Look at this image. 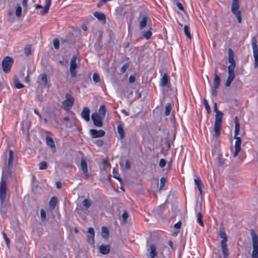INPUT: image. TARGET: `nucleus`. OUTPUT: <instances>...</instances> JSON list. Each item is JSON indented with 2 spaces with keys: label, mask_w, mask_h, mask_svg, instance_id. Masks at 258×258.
<instances>
[{
  "label": "nucleus",
  "mask_w": 258,
  "mask_h": 258,
  "mask_svg": "<svg viewBox=\"0 0 258 258\" xmlns=\"http://www.w3.org/2000/svg\"><path fill=\"white\" fill-rule=\"evenodd\" d=\"M46 141L47 146H48L53 151L55 152L56 148L53 139L50 137H46Z\"/></svg>",
  "instance_id": "obj_17"
},
{
  "label": "nucleus",
  "mask_w": 258,
  "mask_h": 258,
  "mask_svg": "<svg viewBox=\"0 0 258 258\" xmlns=\"http://www.w3.org/2000/svg\"><path fill=\"white\" fill-rule=\"evenodd\" d=\"M228 70V76L227 79L231 80L233 81L235 78L234 75V69H232L231 67L229 68Z\"/></svg>",
  "instance_id": "obj_35"
},
{
  "label": "nucleus",
  "mask_w": 258,
  "mask_h": 258,
  "mask_svg": "<svg viewBox=\"0 0 258 258\" xmlns=\"http://www.w3.org/2000/svg\"><path fill=\"white\" fill-rule=\"evenodd\" d=\"M117 131L119 135L120 139L122 140L124 137V132L123 126L121 124L118 125L117 127Z\"/></svg>",
  "instance_id": "obj_27"
},
{
  "label": "nucleus",
  "mask_w": 258,
  "mask_h": 258,
  "mask_svg": "<svg viewBox=\"0 0 258 258\" xmlns=\"http://www.w3.org/2000/svg\"><path fill=\"white\" fill-rule=\"evenodd\" d=\"M234 139L236 140V141L235 143V151L233 154V157H236L241 150V140L240 137L235 138Z\"/></svg>",
  "instance_id": "obj_12"
},
{
  "label": "nucleus",
  "mask_w": 258,
  "mask_h": 258,
  "mask_svg": "<svg viewBox=\"0 0 258 258\" xmlns=\"http://www.w3.org/2000/svg\"><path fill=\"white\" fill-rule=\"evenodd\" d=\"M77 120L76 118H72L69 122H66V126L69 128H72L77 125Z\"/></svg>",
  "instance_id": "obj_25"
},
{
  "label": "nucleus",
  "mask_w": 258,
  "mask_h": 258,
  "mask_svg": "<svg viewBox=\"0 0 258 258\" xmlns=\"http://www.w3.org/2000/svg\"><path fill=\"white\" fill-rule=\"evenodd\" d=\"M131 166V162L128 160H126L125 164V168L126 169L128 170Z\"/></svg>",
  "instance_id": "obj_60"
},
{
  "label": "nucleus",
  "mask_w": 258,
  "mask_h": 258,
  "mask_svg": "<svg viewBox=\"0 0 258 258\" xmlns=\"http://www.w3.org/2000/svg\"><path fill=\"white\" fill-rule=\"evenodd\" d=\"M22 8L19 4L17 5V8L16 10V15L18 17H19L21 16L22 14Z\"/></svg>",
  "instance_id": "obj_40"
},
{
  "label": "nucleus",
  "mask_w": 258,
  "mask_h": 258,
  "mask_svg": "<svg viewBox=\"0 0 258 258\" xmlns=\"http://www.w3.org/2000/svg\"><path fill=\"white\" fill-rule=\"evenodd\" d=\"M40 77H41V81L43 83V85L44 86L46 85L48 83L47 77L46 75L45 74H42V75H41Z\"/></svg>",
  "instance_id": "obj_42"
},
{
  "label": "nucleus",
  "mask_w": 258,
  "mask_h": 258,
  "mask_svg": "<svg viewBox=\"0 0 258 258\" xmlns=\"http://www.w3.org/2000/svg\"><path fill=\"white\" fill-rule=\"evenodd\" d=\"M128 67V64L127 63H125L124 64L120 69V72L122 73H124L126 71L127 68Z\"/></svg>",
  "instance_id": "obj_56"
},
{
  "label": "nucleus",
  "mask_w": 258,
  "mask_h": 258,
  "mask_svg": "<svg viewBox=\"0 0 258 258\" xmlns=\"http://www.w3.org/2000/svg\"><path fill=\"white\" fill-rule=\"evenodd\" d=\"M218 88H215V87H213L211 89V93L213 96L216 97L217 96V89Z\"/></svg>",
  "instance_id": "obj_58"
},
{
  "label": "nucleus",
  "mask_w": 258,
  "mask_h": 258,
  "mask_svg": "<svg viewBox=\"0 0 258 258\" xmlns=\"http://www.w3.org/2000/svg\"><path fill=\"white\" fill-rule=\"evenodd\" d=\"M103 164L104 165V168H106L107 167L110 166V164L106 160H104L103 162Z\"/></svg>",
  "instance_id": "obj_64"
},
{
  "label": "nucleus",
  "mask_w": 258,
  "mask_h": 258,
  "mask_svg": "<svg viewBox=\"0 0 258 258\" xmlns=\"http://www.w3.org/2000/svg\"><path fill=\"white\" fill-rule=\"evenodd\" d=\"M253 250L251 253L252 258H258V236L253 229H251Z\"/></svg>",
  "instance_id": "obj_4"
},
{
  "label": "nucleus",
  "mask_w": 258,
  "mask_h": 258,
  "mask_svg": "<svg viewBox=\"0 0 258 258\" xmlns=\"http://www.w3.org/2000/svg\"><path fill=\"white\" fill-rule=\"evenodd\" d=\"M110 250V246L109 245H101L99 247V251L103 254H108Z\"/></svg>",
  "instance_id": "obj_18"
},
{
  "label": "nucleus",
  "mask_w": 258,
  "mask_h": 258,
  "mask_svg": "<svg viewBox=\"0 0 258 258\" xmlns=\"http://www.w3.org/2000/svg\"><path fill=\"white\" fill-rule=\"evenodd\" d=\"M8 176L3 173L0 182V211L3 217L6 214V208L8 207L9 196L7 195V184L6 180Z\"/></svg>",
  "instance_id": "obj_1"
},
{
  "label": "nucleus",
  "mask_w": 258,
  "mask_h": 258,
  "mask_svg": "<svg viewBox=\"0 0 258 258\" xmlns=\"http://www.w3.org/2000/svg\"><path fill=\"white\" fill-rule=\"evenodd\" d=\"M82 204L85 209L88 210L91 205V202L90 200L86 199L83 201Z\"/></svg>",
  "instance_id": "obj_37"
},
{
  "label": "nucleus",
  "mask_w": 258,
  "mask_h": 258,
  "mask_svg": "<svg viewBox=\"0 0 258 258\" xmlns=\"http://www.w3.org/2000/svg\"><path fill=\"white\" fill-rule=\"evenodd\" d=\"M40 217L42 221H46V215L45 211L44 209H41L40 210Z\"/></svg>",
  "instance_id": "obj_48"
},
{
  "label": "nucleus",
  "mask_w": 258,
  "mask_h": 258,
  "mask_svg": "<svg viewBox=\"0 0 258 258\" xmlns=\"http://www.w3.org/2000/svg\"><path fill=\"white\" fill-rule=\"evenodd\" d=\"M90 135L93 138H100L104 136L105 133L103 130L97 131L95 129L90 130Z\"/></svg>",
  "instance_id": "obj_11"
},
{
  "label": "nucleus",
  "mask_w": 258,
  "mask_h": 258,
  "mask_svg": "<svg viewBox=\"0 0 258 258\" xmlns=\"http://www.w3.org/2000/svg\"><path fill=\"white\" fill-rule=\"evenodd\" d=\"M47 164L45 161H42L39 164V168L40 170H44L47 169Z\"/></svg>",
  "instance_id": "obj_47"
},
{
  "label": "nucleus",
  "mask_w": 258,
  "mask_h": 258,
  "mask_svg": "<svg viewBox=\"0 0 258 258\" xmlns=\"http://www.w3.org/2000/svg\"><path fill=\"white\" fill-rule=\"evenodd\" d=\"M172 109V105L170 103H168L165 105V115L168 116L171 112Z\"/></svg>",
  "instance_id": "obj_38"
},
{
  "label": "nucleus",
  "mask_w": 258,
  "mask_h": 258,
  "mask_svg": "<svg viewBox=\"0 0 258 258\" xmlns=\"http://www.w3.org/2000/svg\"><path fill=\"white\" fill-rule=\"evenodd\" d=\"M112 173L113 175V177L118 180L120 182H122V179L119 177V175L118 172L116 171V169L114 168L113 169Z\"/></svg>",
  "instance_id": "obj_46"
},
{
  "label": "nucleus",
  "mask_w": 258,
  "mask_h": 258,
  "mask_svg": "<svg viewBox=\"0 0 258 258\" xmlns=\"http://www.w3.org/2000/svg\"><path fill=\"white\" fill-rule=\"evenodd\" d=\"M45 5L43 10L41 12V14L43 15L47 14L49 11L50 6L51 5V0H45Z\"/></svg>",
  "instance_id": "obj_22"
},
{
  "label": "nucleus",
  "mask_w": 258,
  "mask_h": 258,
  "mask_svg": "<svg viewBox=\"0 0 258 258\" xmlns=\"http://www.w3.org/2000/svg\"><path fill=\"white\" fill-rule=\"evenodd\" d=\"M234 56V54L233 50L231 48L228 49V59H233Z\"/></svg>",
  "instance_id": "obj_55"
},
{
  "label": "nucleus",
  "mask_w": 258,
  "mask_h": 258,
  "mask_svg": "<svg viewBox=\"0 0 258 258\" xmlns=\"http://www.w3.org/2000/svg\"><path fill=\"white\" fill-rule=\"evenodd\" d=\"M13 159H14V153L12 150H10L9 151V158H8V167L10 170L13 167Z\"/></svg>",
  "instance_id": "obj_19"
},
{
  "label": "nucleus",
  "mask_w": 258,
  "mask_h": 258,
  "mask_svg": "<svg viewBox=\"0 0 258 258\" xmlns=\"http://www.w3.org/2000/svg\"><path fill=\"white\" fill-rule=\"evenodd\" d=\"M220 237L222 239L221 241V246L223 254V258H227L229 255L228 249L226 244L227 238L223 226H221L220 228Z\"/></svg>",
  "instance_id": "obj_2"
},
{
  "label": "nucleus",
  "mask_w": 258,
  "mask_h": 258,
  "mask_svg": "<svg viewBox=\"0 0 258 258\" xmlns=\"http://www.w3.org/2000/svg\"><path fill=\"white\" fill-rule=\"evenodd\" d=\"M252 48L253 51V55L254 57V67L257 68L258 67V46L257 45V40L255 37H252L251 39Z\"/></svg>",
  "instance_id": "obj_7"
},
{
  "label": "nucleus",
  "mask_w": 258,
  "mask_h": 258,
  "mask_svg": "<svg viewBox=\"0 0 258 258\" xmlns=\"http://www.w3.org/2000/svg\"><path fill=\"white\" fill-rule=\"evenodd\" d=\"M176 5H177V7H178V8L182 11H184V7L183 6H182V5L179 3V2H177L176 3Z\"/></svg>",
  "instance_id": "obj_62"
},
{
  "label": "nucleus",
  "mask_w": 258,
  "mask_h": 258,
  "mask_svg": "<svg viewBox=\"0 0 258 258\" xmlns=\"http://www.w3.org/2000/svg\"><path fill=\"white\" fill-rule=\"evenodd\" d=\"M194 181L199 190L200 194L202 195V188L204 186L202 181H201V179L199 177L195 178L194 179Z\"/></svg>",
  "instance_id": "obj_20"
},
{
  "label": "nucleus",
  "mask_w": 258,
  "mask_h": 258,
  "mask_svg": "<svg viewBox=\"0 0 258 258\" xmlns=\"http://www.w3.org/2000/svg\"><path fill=\"white\" fill-rule=\"evenodd\" d=\"M95 144L97 146L101 147L103 146V145L104 144V142H103V141H102L101 140H98L95 141Z\"/></svg>",
  "instance_id": "obj_59"
},
{
  "label": "nucleus",
  "mask_w": 258,
  "mask_h": 258,
  "mask_svg": "<svg viewBox=\"0 0 258 258\" xmlns=\"http://www.w3.org/2000/svg\"><path fill=\"white\" fill-rule=\"evenodd\" d=\"M90 109L87 107H84L82 112H81V117L84 119L86 121L90 120Z\"/></svg>",
  "instance_id": "obj_14"
},
{
  "label": "nucleus",
  "mask_w": 258,
  "mask_h": 258,
  "mask_svg": "<svg viewBox=\"0 0 258 258\" xmlns=\"http://www.w3.org/2000/svg\"><path fill=\"white\" fill-rule=\"evenodd\" d=\"M54 47L58 49L59 47V40L57 38H54L53 40Z\"/></svg>",
  "instance_id": "obj_52"
},
{
  "label": "nucleus",
  "mask_w": 258,
  "mask_h": 258,
  "mask_svg": "<svg viewBox=\"0 0 258 258\" xmlns=\"http://www.w3.org/2000/svg\"><path fill=\"white\" fill-rule=\"evenodd\" d=\"M94 16L95 17H96L102 23H106V16L104 13H102L101 12H95L94 13Z\"/></svg>",
  "instance_id": "obj_16"
},
{
  "label": "nucleus",
  "mask_w": 258,
  "mask_h": 258,
  "mask_svg": "<svg viewBox=\"0 0 258 258\" xmlns=\"http://www.w3.org/2000/svg\"><path fill=\"white\" fill-rule=\"evenodd\" d=\"M166 179L164 177H161L160 181V189H162L166 183Z\"/></svg>",
  "instance_id": "obj_53"
},
{
  "label": "nucleus",
  "mask_w": 258,
  "mask_h": 258,
  "mask_svg": "<svg viewBox=\"0 0 258 258\" xmlns=\"http://www.w3.org/2000/svg\"><path fill=\"white\" fill-rule=\"evenodd\" d=\"M93 80L95 83L100 82V78L97 73H95L93 75Z\"/></svg>",
  "instance_id": "obj_51"
},
{
  "label": "nucleus",
  "mask_w": 258,
  "mask_h": 258,
  "mask_svg": "<svg viewBox=\"0 0 258 258\" xmlns=\"http://www.w3.org/2000/svg\"><path fill=\"white\" fill-rule=\"evenodd\" d=\"M165 205L163 204V205H161L159 206H158L156 209V212H157V213L158 214H161L162 213L163 211L165 210Z\"/></svg>",
  "instance_id": "obj_41"
},
{
  "label": "nucleus",
  "mask_w": 258,
  "mask_h": 258,
  "mask_svg": "<svg viewBox=\"0 0 258 258\" xmlns=\"http://www.w3.org/2000/svg\"><path fill=\"white\" fill-rule=\"evenodd\" d=\"M106 112V108L104 105H101L99 109V115L104 118Z\"/></svg>",
  "instance_id": "obj_32"
},
{
  "label": "nucleus",
  "mask_w": 258,
  "mask_h": 258,
  "mask_svg": "<svg viewBox=\"0 0 258 258\" xmlns=\"http://www.w3.org/2000/svg\"><path fill=\"white\" fill-rule=\"evenodd\" d=\"M239 9V0H232L231 6V12L235 16L237 19L238 22L240 23L241 22L242 18L241 12Z\"/></svg>",
  "instance_id": "obj_6"
},
{
  "label": "nucleus",
  "mask_w": 258,
  "mask_h": 258,
  "mask_svg": "<svg viewBox=\"0 0 258 258\" xmlns=\"http://www.w3.org/2000/svg\"><path fill=\"white\" fill-rule=\"evenodd\" d=\"M3 236H4V238L5 240V241H6V243L7 244V245L8 247H9L10 246V239L8 237L6 233L4 232H3Z\"/></svg>",
  "instance_id": "obj_54"
},
{
  "label": "nucleus",
  "mask_w": 258,
  "mask_h": 258,
  "mask_svg": "<svg viewBox=\"0 0 258 258\" xmlns=\"http://www.w3.org/2000/svg\"><path fill=\"white\" fill-rule=\"evenodd\" d=\"M116 13L117 15L121 16L125 13L124 7L123 6H119L116 9Z\"/></svg>",
  "instance_id": "obj_34"
},
{
  "label": "nucleus",
  "mask_w": 258,
  "mask_h": 258,
  "mask_svg": "<svg viewBox=\"0 0 258 258\" xmlns=\"http://www.w3.org/2000/svg\"><path fill=\"white\" fill-rule=\"evenodd\" d=\"M235 127L234 131H239L240 124L238 121V117L236 116L234 118Z\"/></svg>",
  "instance_id": "obj_49"
},
{
  "label": "nucleus",
  "mask_w": 258,
  "mask_h": 258,
  "mask_svg": "<svg viewBox=\"0 0 258 258\" xmlns=\"http://www.w3.org/2000/svg\"><path fill=\"white\" fill-rule=\"evenodd\" d=\"M157 255V252L156 251V246L153 245H150V252L149 255L151 258H155Z\"/></svg>",
  "instance_id": "obj_21"
},
{
  "label": "nucleus",
  "mask_w": 258,
  "mask_h": 258,
  "mask_svg": "<svg viewBox=\"0 0 258 258\" xmlns=\"http://www.w3.org/2000/svg\"><path fill=\"white\" fill-rule=\"evenodd\" d=\"M88 242L93 244L94 243V236H95V233L94 231V229L92 227H89L88 228Z\"/></svg>",
  "instance_id": "obj_15"
},
{
  "label": "nucleus",
  "mask_w": 258,
  "mask_h": 258,
  "mask_svg": "<svg viewBox=\"0 0 258 258\" xmlns=\"http://www.w3.org/2000/svg\"><path fill=\"white\" fill-rule=\"evenodd\" d=\"M168 82V75L166 73L164 74L161 79L160 85L162 87L166 86Z\"/></svg>",
  "instance_id": "obj_28"
},
{
  "label": "nucleus",
  "mask_w": 258,
  "mask_h": 258,
  "mask_svg": "<svg viewBox=\"0 0 258 258\" xmlns=\"http://www.w3.org/2000/svg\"><path fill=\"white\" fill-rule=\"evenodd\" d=\"M24 72H21L19 74V77L20 78L23 79V81L26 83H29L30 82V80L29 79V74L28 73L27 76L24 78Z\"/></svg>",
  "instance_id": "obj_36"
},
{
  "label": "nucleus",
  "mask_w": 258,
  "mask_h": 258,
  "mask_svg": "<svg viewBox=\"0 0 258 258\" xmlns=\"http://www.w3.org/2000/svg\"><path fill=\"white\" fill-rule=\"evenodd\" d=\"M66 99L62 102L64 109L66 110H69L74 103V98L70 94L67 93Z\"/></svg>",
  "instance_id": "obj_8"
},
{
  "label": "nucleus",
  "mask_w": 258,
  "mask_h": 258,
  "mask_svg": "<svg viewBox=\"0 0 258 258\" xmlns=\"http://www.w3.org/2000/svg\"><path fill=\"white\" fill-rule=\"evenodd\" d=\"M14 85L17 89H21L24 87V85L20 83L17 76H15L14 78Z\"/></svg>",
  "instance_id": "obj_26"
},
{
  "label": "nucleus",
  "mask_w": 258,
  "mask_h": 258,
  "mask_svg": "<svg viewBox=\"0 0 258 258\" xmlns=\"http://www.w3.org/2000/svg\"><path fill=\"white\" fill-rule=\"evenodd\" d=\"M228 61L230 63V65H229L228 69H229L230 67H231L232 69H235V62L234 59H229Z\"/></svg>",
  "instance_id": "obj_50"
},
{
  "label": "nucleus",
  "mask_w": 258,
  "mask_h": 258,
  "mask_svg": "<svg viewBox=\"0 0 258 258\" xmlns=\"http://www.w3.org/2000/svg\"><path fill=\"white\" fill-rule=\"evenodd\" d=\"M203 104L204 105L205 109L207 111V113L208 114H210L211 112V107L209 104L208 100L205 98H204L203 100Z\"/></svg>",
  "instance_id": "obj_39"
},
{
  "label": "nucleus",
  "mask_w": 258,
  "mask_h": 258,
  "mask_svg": "<svg viewBox=\"0 0 258 258\" xmlns=\"http://www.w3.org/2000/svg\"><path fill=\"white\" fill-rule=\"evenodd\" d=\"M122 218V222L126 223L127 222V219L128 217V214L126 211H124L121 215Z\"/></svg>",
  "instance_id": "obj_45"
},
{
  "label": "nucleus",
  "mask_w": 258,
  "mask_h": 258,
  "mask_svg": "<svg viewBox=\"0 0 258 258\" xmlns=\"http://www.w3.org/2000/svg\"><path fill=\"white\" fill-rule=\"evenodd\" d=\"M70 72L72 78H75L76 77L77 72L76 70H70Z\"/></svg>",
  "instance_id": "obj_61"
},
{
  "label": "nucleus",
  "mask_w": 258,
  "mask_h": 258,
  "mask_svg": "<svg viewBox=\"0 0 258 258\" xmlns=\"http://www.w3.org/2000/svg\"><path fill=\"white\" fill-rule=\"evenodd\" d=\"M220 84V77L215 73L214 75V86L215 88H219Z\"/></svg>",
  "instance_id": "obj_31"
},
{
  "label": "nucleus",
  "mask_w": 258,
  "mask_h": 258,
  "mask_svg": "<svg viewBox=\"0 0 258 258\" xmlns=\"http://www.w3.org/2000/svg\"><path fill=\"white\" fill-rule=\"evenodd\" d=\"M202 203H200L199 205L197 203L196 207L195 208V210L197 212V220L198 223L200 225L203 227L204 226L203 221V215L200 212V211L202 209Z\"/></svg>",
  "instance_id": "obj_10"
},
{
  "label": "nucleus",
  "mask_w": 258,
  "mask_h": 258,
  "mask_svg": "<svg viewBox=\"0 0 258 258\" xmlns=\"http://www.w3.org/2000/svg\"><path fill=\"white\" fill-rule=\"evenodd\" d=\"M24 53L26 56L29 55L31 53V48L30 45H27L24 48Z\"/></svg>",
  "instance_id": "obj_44"
},
{
  "label": "nucleus",
  "mask_w": 258,
  "mask_h": 258,
  "mask_svg": "<svg viewBox=\"0 0 258 258\" xmlns=\"http://www.w3.org/2000/svg\"><path fill=\"white\" fill-rule=\"evenodd\" d=\"M81 167L83 173L86 176V177H89V174L88 170L87 163L86 160L83 158H82L81 159Z\"/></svg>",
  "instance_id": "obj_13"
},
{
  "label": "nucleus",
  "mask_w": 258,
  "mask_h": 258,
  "mask_svg": "<svg viewBox=\"0 0 258 258\" xmlns=\"http://www.w3.org/2000/svg\"><path fill=\"white\" fill-rule=\"evenodd\" d=\"M152 30L151 27H149L148 31L143 32V35L147 39H150L151 38L152 35Z\"/></svg>",
  "instance_id": "obj_33"
},
{
  "label": "nucleus",
  "mask_w": 258,
  "mask_h": 258,
  "mask_svg": "<svg viewBox=\"0 0 258 258\" xmlns=\"http://www.w3.org/2000/svg\"><path fill=\"white\" fill-rule=\"evenodd\" d=\"M166 162L164 159H160V162H159V166L160 167L163 168V167H165L166 165Z\"/></svg>",
  "instance_id": "obj_57"
},
{
  "label": "nucleus",
  "mask_w": 258,
  "mask_h": 258,
  "mask_svg": "<svg viewBox=\"0 0 258 258\" xmlns=\"http://www.w3.org/2000/svg\"><path fill=\"white\" fill-rule=\"evenodd\" d=\"M14 63V59L9 56H5L2 63V69L4 73H8L10 72Z\"/></svg>",
  "instance_id": "obj_5"
},
{
  "label": "nucleus",
  "mask_w": 258,
  "mask_h": 258,
  "mask_svg": "<svg viewBox=\"0 0 258 258\" xmlns=\"http://www.w3.org/2000/svg\"><path fill=\"white\" fill-rule=\"evenodd\" d=\"M188 26H187V25H185L184 27V33L185 34V35L186 36V37L189 38V39H191V35L188 30Z\"/></svg>",
  "instance_id": "obj_43"
},
{
  "label": "nucleus",
  "mask_w": 258,
  "mask_h": 258,
  "mask_svg": "<svg viewBox=\"0 0 258 258\" xmlns=\"http://www.w3.org/2000/svg\"><path fill=\"white\" fill-rule=\"evenodd\" d=\"M223 116V113L222 112L216 113L214 123V132L215 136L216 138H217L220 134V129L222 125Z\"/></svg>",
  "instance_id": "obj_3"
},
{
  "label": "nucleus",
  "mask_w": 258,
  "mask_h": 258,
  "mask_svg": "<svg viewBox=\"0 0 258 258\" xmlns=\"http://www.w3.org/2000/svg\"><path fill=\"white\" fill-rule=\"evenodd\" d=\"M57 202V199L55 197H53L49 202V208L51 211L53 210Z\"/></svg>",
  "instance_id": "obj_24"
},
{
  "label": "nucleus",
  "mask_w": 258,
  "mask_h": 258,
  "mask_svg": "<svg viewBox=\"0 0 258 258\" xmlns=\"http://www.w3.org/2000/svg\"><path fill=\"white\" fill-rule=\"evenodd\" d=\"M101 235L103 238L107 239L109 237V230L108 228L102 227L101 229Z\"/></svg>",
  "instance_id": "obj_30"
},
{
  "label": "nucleus",
  "mask_w": 258,
  "mask_h": 258,
  "mask_svg": "<svg viewBox=\"0 0 258 258\" xmlns=\"http://www.w3.org/2000/svg\"><path fill=\"white\" fill-rule=\"evenodd\" d=\"M76 55H74L71 59L70 70H76L78 66L76 63Z\"/></svg>",
  "instance_id": "obj_23"
},
{
  "label": "nucleus",
  "mask_w": 258,
  "mask_h": 258,
  "mask_svg": "<svg viewBox=\"0 0 258 258\" xmlns=\"http://www.w3.org/2000/svg\"><path fill=\"white\" fill-rule=\"evenodd\" d=\"M214 111H215V112L216 113H218L219 112H221V111H219L218 109V108H217V104L216 102H215L214 103Z\"/></svg>",
  "instance_id": "obj_63"
},
{
  "label": "nucleus",
  "mask_w": 258,
  "mask_h": 258,
  "mask_svg": "<svg viewBox=\"0 0 258 258\" xmlns=\"http://www.w3.org/2000/svg\"><path fill=\"white\" fill-rule=\"evenodd\" d=\"M91 118L93 122L94 125L98 127L103 126L102 120L103 117L100 116L98 113H94L91 115Z\"/></svg>",
  "instance_id": "obj_9"
},
{
  "label": "nucleus",
  "mask_w": 258,
  "mask_h": 258,
  "mask_svg": "<svg viewBox=\"0 0 258 258\" xmlns=\"http://www.w3.org/2000/svg\"><path fill=\"white\" fill-rule=\"evenodd\" d=\"M148 17L144 16L142 21L140 22V29L142 30L147 25Z\"/></svg>",
  "instance_id": "obj_29"
}]
</instances>
